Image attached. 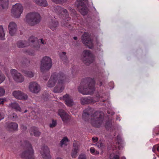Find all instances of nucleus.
I'll return each instance as SVG.
<instances>
[{"label": "nucleus", "instance_id": "f257e3e1", "mask_svg": "<svg viewBox=\"0 0 159 159\" xmlns=\"http://www.w3.org/2000/svg\"><path fill=\"white\" fill-rule=\"evenodd\" d=\"M95 84L94 79L89 78L84 86H80L79 87V91L83 95L90 94L95 90Z\"/></svg>", "mask_w": 159, "mask_h": 159}, {"label": "nucleus", "instance_id": "f03ea898", "mask_svg": "<svg viewBox=\"0 0 159 159\" xmlns=\"http://www.w3.org/2000/svg\"><path fill=\"white\" fill-rule=\"evenodd\" d=\"M41 17L40 14L36 12L28 13L26 16L25 21L31 26H34L39 24L41 21Z\"/></svg>", "mask_w": 159, "mask_h": 159}, {"label": "nucleus", "instance_id": "7ed1b4c3", "mask_svg": "<svg viewBox=\"0 0 159 159\" xmlns=\"http://www.w3.org/2000/svg\"><path fill=\"white\" fill-rule=\"evenodd\" d=\"M103 114L101 111H96L91 116V123L93 126L98 127L102 124Z\"/></svg>", "mask_w": 159, "mask_h": 159}, {"label": "nucleus", "instance_id": "20e7f679", "mask_svg": "<svg viewBox=\"0 0 159 159\" xmlns=\"http://www.w3.org/2000/svg\"><path fill=\"white\" fill-rule=\"evenodd\" d=\"M24 146L28 149L22 152L20 155L21 157L23 159H34V150L29 142L27 141H25Z\"/></svg>", "mask_w": 159, "mask_h": 159}, {"label": "nucleus", "instance_id": "39448f33", "mask_svg": "<svg viewBox=\"0 0 159 159\" xmlns=\"http://www.w3.org/2000/svg\"><path fill=\"white\" fill-rule=\"evenodd\" d=\"M52 65V61L50 57L48 56L43 57L40 65L41 71L43 73L46 72L51 68Z\"/></svg>", "mask_w": 159, "mask_h": 159}, {"label": "nucleus", "instance_id": "423d86ee", "mask_svg": "<svg viewBox=\"0 0 159 159\" xmlns=\"http://www.w3.org/2000/svg\"><path fill=\"white\" fill-rule=\"evenodd\" d=\"M55 12L59 15L60 14L65 15V18L61 22V24L63 25L67 26V21L70 20V18L69 17L67 10L59 6H57L54 8Z\"/></svg>", "mask_w": 159, "mask_h": 159}, {"label": "nucleus", "instance_id": "0eeeda50", "mask_svg": "<svg viewBox=\"0 0 159 159\" xmlns=\"http://www.w3.org/2000/svg\"><path fill=\"white\" fill-rule=\"evenodd\" d=\"M66 82V77L62 74V77H59L57 84L53 89L54 93H61L64 89V84Z\"/></svg>", "mask_w": 159, "mask_h": 159}, {"label": "nucleus", "instance_id": "6e6552de", "mask_svg": "<svg viewBox=\"0 0 159 159\" xmlns=\"http://www.w3.org/2000/svg\"><path fill=\"white\" fill-rule=\"evenodd\" d=\"M82 58L84 62L87 65L92 63L94 60L93 57L89 50H85L83 51Z\"/></svg>", "mask_w": 159, "mask_h": 159}, {"label": "nucleus", "instance_id": "1a4fd4ad", "mask_svg": "<svg viewBox=\"0 0 159 159\" xmlns=\"http://www.w3.org/2000/svg\"><path fill=\"white\" fill-rule=\"evenodd\" d=\"M37 39V38L33 36H31L29 38V42L33 43V47L34 50L26 51V52L28 54L30 55H34L35 54V51H38L39 49L40 46L39 43L36 41Z\"/></svg>", "mask_w": 159, "mask_h": 159}, {"label": "nucleus", "instance_id": "9d476101", "mask_svg": "<svg viewBox=\"0 0 159 159\" xmlns=\"http://www.w3.org/2000/svg\"><path fill=\"white\" fill-rule=\"evenodd\" d=\"M23 11V7L20 3L14 5L11 11L12 16L16 18H19Z\"/></svg>", "mask_w": 159, "mask_h": 159}, {"label": "nucleus", "instance_id": "9b49d317", "mask_svg": "<svg viewBox=\"0 0 159 159\" xmlns=\"http://www.w3.org/2000/svg\"><path fill=\"white\" fill-rule=\"evenodd\" d=\"M83 44L89 48L93 47V43L91 39L89 34L87 33H84L81 38Z\"/></svg>", "mask_w": 159, "mask_h": 159}, {"label": "nucleus", "instance_id": "f8f14e48", "mask_svg": "<svg viewBox=\"0 0 159 159\" xmlns=\"http://www.w3.org/2000/svg\"><path fill=\"white\" fill-rule=\"evenodd\" d=\"M12 76L15 81L18 83H22L24 80L23 76L20 73L17 72L15 69H12L11 70Z\"/></svg>", "mask_w": 159, "mask_h": 159}, {"label": "nucleus", "instance_id": "ddd939ff", "mask_svg": "<svg viewBox=\"0 0 159 159\" xmlns=\"http://www.w3.org/2000/svg\"><path fill=\"white\" fill-rule=\"evenodd\" d=\"M40 153L41 157L43 159H50L51 158L49 149L47 146L41 147L40 150Z\"/></svg>", "mask_w": 159, "mask_h": 159}, {"label": "nucleus", "instance_id": "4468645a", "mask_svg": "<svg viewBox=\"0 0 159 159\" xmlns=\"http://www.w3.org/2000/svg\"><path fill=\"white\" fill-rule=\"evenodd\" d=\"M79 11L83 15H86L87 12V7L82 2L81 0H77L75 3Z\"/></svg>", "mask_w": 159, "mask_h": 159}, {"label": "nucleus", "instance_id": "2eb2a0df", "mask_svg": "<svg viewBox=\"0 0 159 159\" xmlns=\"http://www.w3.org/2000/svg\"><path fill=\"white\" fill-rule=\"evenodd\" d=\"M29 90L31 92L37 93L40 90V86L36 82H32L29 84L28 87Z\"/></svg>", "mask_w": 159, "mask_h": 159}, {"label": "nucleus", "instance_id": "dca6fc26", "mask_svg": "<svg viewBox=\"0 0 159 159\" xmlns=\"http://www.w3.org/2000/svg\"><path fill=\"white\" fill-rule=\"evenodd\" d=\"M13 96L16 99L20 100H26L28 98V95L20 90L14 91L12 93Z\"/></svg>", "mask_w": 159, "mask_h": 159}, {"label": "nucleus", "instance_id": "f3484780", "mask_svg": "<svg viewBox=\"0 0 159 159\" xmlns=\"http://www.w3.org/2000/svg\"><path fill=\"white\" fill-rule=\"evenodd\" d=\"M59 77H62V75H57L55 73L52 74L48 82L47 86L48 87H52L54 86L57 80L59 79Z\"/></svg>", "mask_w": 159, "mask_h": 159}, {"label": "nucleus", "instance_id": "a211bd4d", "mask_svg": "<svg viewBox=\"0 0 159 159\" xmlns=\"http://www.w3.org/2000/svg\"><path fill=\"white\" fill-rule=\"evenodd\" d=\"M80 149L79 143L76 141H74L73 148L71 153V156L73 158H75L77 156V154L79 152Z\"/></svg>", "mask_w": 159, "mask_h": 159}, {"label": "nucleus", "instance_id": "6ab92c4d", "mask_svg": "<svg viewBox=\"0 0 159 159\" xmlns=\"http://www.w3.org/2000/svg\"><path fill=\"white\" fill-rule=\"evenodd\" d=\"M8 29L10 34L11 36L13 35L17 30L16 24L14 22H10L9 24Z\"/></svg>", "mask_w": 159, "mask_h": 159}, {"label": "nucleus", "instance_id": "aec40b11", "mask_svg": "<svg viewBox=\"0 0 159 159\" xmlns=\"http://www.w3.org/2000/svg\"><path fill=\"white\" fill-rule=\"evenodd\" d=\"M58 114L60 116L62 121L64 122H67L70 118V116L62 109L59 110Z\"/></svg>", "mask_w": 159, "mask_h": 159}, {"label": "nucleus", "instance_id": "412c9836", "mask_svg": "<svg viewBox=\"0 0 159 159\" xmlns=\"http://www.w3.org/2000/svg\"><path fill=\"white\" fill-rule=\"evenodd\" d=\"M62 98L68 106L71 107L74 105L73 99L69 95L67 94H66L63 96Z\"/></svg>", "mask_w": 159, "mask_h": 159}, {"label": "nucleus", "instance_id": "4be33fe9", "mask_svg": "<svg viewBox=\"0 0 159 159\" xmlns=\"http://www.w3.org/2000/svg\"><path fill=\"white\" fill-rule=\"evenodd\" d=\"M7 128L11 131L17 130L18 125L15 122H7L6 124Z\"/></svg>", "mask_w": 159, "mask_h": 159}, {"label": "nucleus", "instance_id": "5701e85b", "mask_svg": "<svg viewBox=\"0 0 159 159\" xmlns=\"http://www.w3.org/2000/svg\"><path fill=\"white\" fill-rule=\"evenodd\" d=\"M58 25V22L55 20L51 21L49 25L50 29L53 31L57 28Z\"/></svg>", "mask_w": 159, "mask_h": 159}, {"label": "nucleus", "instance_id": "b1692460", "mask_svg": "<svg viewBox=\"0 0 159 159\" xmlns=\"http://www.w3.org/2000/svg\"><path fill=\"white\" fill-rule=\"evenodd\" d=\"M30 132L31 135L37 137L39 136L41 134V133L38 131V129L34 127L32 128Z\"/></svg>", "mask_w": 159, "mask_h": 159}, {"label": "nucleus", "instance_id": "393cba45", "mask_svg": "<svg viewBox=\"0 0 159 159\" xmlns=\"http://www.w3.org/2000/svg\"><path fill=\"white\" fill-rule=\"evenodd\" d=\"M30 45L29 43L25 41H20L17 43V46L19 48H22L28 46Z\"/></svg>", "mask_w": 159, "mask_h": 159}, {"label": "nucleus", "instance_id": "a878e982", "mask_svg": "<svg viewBox=\"0 0 159 159\" xmlns=\"http://www.w3.org/2000/svg\"><path fill=\"white\" fill-rule=\"evenodd\" d=\"M37 4L41 6L46 7L47 5L46 0H34Z\"/></svg>", "mask_w": 159, "mask_h": 159}, {"label": "nucleus", "instance_id": "bb28decb", "mask_svg": "<svg viewBox=\"0 0 159 159\" xmlns=\"http://www.w3.org/2000/svg\"><path fill=\"white\" fill-rule=\"evenodd\" d=\"M11 107L15 109L16 111L21 112V109L18 104L16 102L11 103L9 105Z\"/></svg>", "mask_w": 159, "mask_h": 159}, {"label": "nucleus", "instance_id": "cd10ccee", "mask_svg": "<svg viewBox=\"0 0 159 159\" xmlns=\"http://www.w3.org/2000/svg\"><path fill=\"white\" fill-rule=\"evenodd\" d=\"M8 0H0V6L3 9L7 8L8 6Z\"/></svg>", "mask_w": 159, "mask_h": 159}, {"label": "nucleus", "instance_id": "c85d7f7f", "mask_svg": "<svg viewBox=\"0 0 159 159\" xmlns=\"http://www.w3.org/2000/svg\"><path fill=\"white\" fill-rule=\"evenodd\" d=\"M81 103L82 104L89 103L91 102L92 100L91 98H82L80 99Z\"/></svg>", "mask_w": 159, "mask_h": 159}, {"label": "nucleus", "instance_id": "c756f323", "mask_svg": "<svg viewBox=\"0 0 159 159\" xmlns=\"http://www.w3.org/2000/svg\"><path fill=\"white\" fill-rule=\"evenodd\" d=\"M66 54V52H60L59 54L60 58L64 62H66L68 59Z\"/></svg>", "mask_w": 159, "mask_h": 159}, {"label": "nucleus", "instance_id": "7c9ffc66", "mask_svg": "<svg viewBox=\"0 0 159 159\" xmlns=\"http://www.w3.org/2000/svg\"><path fill=\"white\" fill-rule=\"evenodd\" d=\"M5 33L3 30V28L1 25L0 26V39L2 40L4 39Z\"/></svg>", "mask_w": 159, "mask_h": 159}, {"label": "nucleus", "instance_id": "2f4dec72", "mask_svg": "<svg viewBox=\"0 0 159 159\" xmlns=\"http://www.w3.org/2000/svg\"><path fill=\"white\" fill-rule=\"evenodd\" d=\"M68 141V139L67 138L64 137L61 141V146L62 147L64 145H66Z\"/></svg>", "mask_w": 159, "mask_h": 159}, {"label": "nucleus", "instance_id": "473e14b6", "mask_svg": "<svg viewBox=\"0 0 159 159\" xmlns=\"http://www.w3.org/2000/svg\"><path fill=\"white\" fill-rule=\"evenodd\" d=\"M25 74L26 76L30 78L33 77L34 75V73L30 71H25Z\"/></svg>", "mask_w": 159, "mask_h": 159}, {"label": "nucleus", "instance_id": "72a5a7b5", "mask_svg": "<svg viewBox=\"0 0 159 159\" xmlns=\"http://www.w3.org/2000/svg\"><path fill=\"white\" fill-rule=\"evenodd\" d=\"M5 79V76L2 74L1 71L0 70V84L3 82Z\"/></svg>", "mask_w": 159, "mask_h": 159}, {"label": "nucleus", "instance_id": "f704fd0d", "mask_svg": "<svg viewBox=\"0 0 159 159\" xmlns=\"http://www.w3.org/2000/svg\"><path fill=\"white\" fill-rule=\"evenodd\" d=\"M110 159H120V157L117 155L111 154L110 156Z\"/></svg>", "mask_w": 159, "mask_h": 159}, {"label": "nucleus", "instance_id": "c9c22d12", "mask_svg": "<svg viewBox=\"0 0 159 159\" xmlns=\"http://www.w3.org/2000/svg\"><path fill=\"white\" fill-rule=\"evenodd\" d=\"M5 93V90L4 89L1 87H0V97L3 96Z\"/></svg>", "mask_w": 159, "mask_h": 159}, {"label": "nucleus", "instance_id": "e433bc0d", "mask_svg": "<svg viewBox=\"0 0 159 159\" xmlns=\"http://www.w3.org/2000/svg\"><path fill=\"white\" fill-rule=\"evenodd\" d=\"M57 125V122L56 120H52V123L50 124L49 127L50 128H53Z\"/></svg>", "mask_w": 159, "mask_h": 159}, {"label": "nucleus", "instance_id": "4c0bfd02", "mask_svg": "<svg viewBox=\"0 0 159 159\" xmlns=\"http://www.w3.org/2000/svg\"><path fill=\"white\" fill-rule=\"evenodd\" d=\"M89 116V114L88 112L84 111L82 115V117L84 119H86V117H87Z\"/></svg>", "mask_w": 159, "mask_h": 159}, {"label": "nucleus", "instance_id": "58836bf2", "mask_svg": "<svg viewBox=\"0 0 159 159\" xmlns=\"http://www.w3.org/2000/svg\"><path fill=\"white\" fill-rule=\"evenodd\" d=\"M156 149H157V151L159 152V145L158 146L156 145L153 147L152 148V151L155 152Z\"/></svg>", "mask_w": 159, "mask_h": 159}, {"label": "nucleus", "instance_id": "ea45409f", "mask_svg": "<svg viewBox=\"0 0 159 159\" xmlns=\"http://www.w3.org/2000/svg\"><path fill=\"white\" fill-rule=\"evenodd\" d=\"M78 159H86V156L84 154H81L80 155Z\"/></svg>", "mask_w": 159, "mask_h": 159}, {"label": "nucleus", "instance_id": "a19ab883", "mask_svg": "<svg viewBox=\"0 0 159 159\" xmlns=\"http://www.w3.org/2000/svg\"><path fill=\"white\" fill-rule=\"evenodd\" d=\"M157 131H159V128L158 127L154 129V132L157 135L159 134V133Z\"/></svg>", "mask_w": 159, "mask_h": 159}, {"label": "nucleus", "instance_id": "79ce46f5", "mask_svg": "<svg viewBox=\"0 0 159 159\" xmlns=\"http://www.w3.org/2000/svg\"><path fill=\"white\" fill-rule=\"evenodd\" d=\"M53 2L56 3H59L61 2H64L66 1L67 0H52Z\"/></svg>", "mask_w": 159, "mask_h": 159}, {"label": "nucleus", "instance_id": "37998d69", "mask_svg": "<svg viewBox=\"0 0 159 159\" xmlns=\"http://www.w3.org/2000/svg\"><path fill=\"white\" fill-rule=\"evenodd\" d=\"M18 117L16 115L13 114L12 116V119L13 120H15Z\"/></svg>", "mask_w": 159, "mask_h": 159}, {"label": "nucleus", "instance_id": "c03bdc74", "mask_svg": "<svg viewBox=\"0 0 159 159\" xmlns=\"http://www.w3.org/2000/svg\"><path fill=\"white\" fill-rule=\"evenodd\" d=\"M4 115L3 113L0 111V120L4 118Z\"/></svg>", "mask_w": 159, "mask_h": 159}, {"label": "nucleus", "instance_id": "a18cd8bd", "mask_svg": "<svg viewBox=\"0 0 159 159\" xmlns=\"http://www.w3.org/2000/svg\"><path fill=\"white\" fill-rule=\"evenodd\" d=\"M90 151L91 153L93 154L95 153V150L93 148L91 147L90 149Z\"/></svg>", "mask_w": 159, "mask_h": 159}, {"label": "nucleus", "instance_id": "49530a36", "mask_svg": "<svg viewBox=\"0 0 159 159\" xmlns=\"http://www.w3.org/2000/svg\"><path fill=\"white\" fill-rule=\"evenodd\" d=\"M40 40L41 41V43L43 44H45L46 43V42L43 40V39H40Z\"/></svg>", "mask_w": 159, "mask_h": 159}, {"label": "nucleus", "instance_id": "de8ad7c7", "mask_svg": "<svg viewBox=\"0 0 159 159\" xmlns=\"http://www.w3.org/2000/svg\"><path fill=\"white\" fill-rule=\"evenodd\" d=\"M21 129L23 130H25L27 129L26 127L23 125H22L21 126Z\"/></svg>", "mask_w": 159, "mask_h": 159}, {"label": "nucleus", "instance_id": "09e8293b", "mask_svg": "<svg viewBox=\"0 0 159 159\" xmlns=\"http://www.w3.org/2000/svg\"><path fill=\"white\" fill-rule=\"evenodd\" d=\"M92 140L94 142H96L98 140V138L97 137L93 138Z\"/></svg>", "mask_w": 159, "mask_h": 159}, {"label": "nucleus", "instance_id": "8fccbe9b", "mask_svg": "<svg viewBox=\"0 0 159 159\" xmlns=\"http://www.w3.org/2000/svg\"><path fill=\"white\" fill-rule=\"evenodd\" d=\"M94 154H99V152H98V151H96L94 153Z\"/></svg>", "mask_w": 159, "mask_h": 159}, {"label": "nucleus", "instance_id": "3c124183", "mask_svg": "<svg viewBox=\"0 0 159 159\" xmlns=\"http://www.w3.org/2000/svg\"><path fill=\"white\" fill-rule=\"evenodd\" d=\"M71 11L72 12H73V13H74V14L75 13V10L74 9H72L71 10Z\"/></svg>", "mask_w": 159, "mask_h": 159}, {"label": "nucleus", "instance_id": "603ef678", "mask_svg": "<svg viewBox=\"0 0 159 159\" xmlns=\"http://www.w3.org/2000/svg\"><path fill=\"white\" fill-rule=\"evenodd\" d=\"M4 102V101L3 100H2L1 101V102H0V103L1 104H2Z\"/></svg>", "mask_w": 159, "mask_h": 159}, {"label": "nucleus", "instance_id": "864d4df0", "mask_svg": "<svg viewBox=\"0 0 159 159\" xmlns=\"http://www.w3.org/2000/svg\"><path fill=\"white\" fill-rule=\"evenodd\" d=\"M74 40H76L77 39V37H74Z\"/></svg>", "mask_w": 159, "mask_h": 159}, {"label": "nucleus", "instance_id": "5fc2aeb1", "mask_svg": "<svg viewBox=\"0 0 159 159\" xmlns=\"http://www.w3.org/2000/svg\"><path fill=\"white\" fill-rule=\"evenodd\" d=\"M121 159H126V158L125 157H121Z\"/></svg>", "mask_w": 159, "mask_h": 159}, {"label": "nucleus", "instance_id": "6e6d98bb", "mask_svg": "<svg viewBox=\"0 0 159 159\" xmlns=\"http://www.w3.org/2000/svg\"><path fill=\"white\" fill-rule=\"evenodd\" d=\"M56 159H63L60 157H57Z\"/></svg>", "mask_w": 159, "mask_h": 159}, {"label": "nucleus", "instance_id": "4d7b16f0", "mask_svg": "<svg viewBox=\"0 0 159 159\" xmlns=\"http://www.w3.org/2000/svg\"><path fill=\"white\" fill-rule=\"evenodd\" d=\"M100 86H101L102 85V82H100Z\"/></svg>", "mask_w": 159, "mask_h": 159}, {"label": "nucleus", "instance_id": "13d9d810", "mask_svg": "<svg viewBox=\"0 0 159 159\" xmlns=\"http://www.w3.org/2000/svg\"><path fill=\"white\" fill-rule=\"evenodd\" d=\"M27 111V110H25V111H24V113H26V112Z\"/></svg>", "mask_w": 159, "mask_h": 159}, {"label": "nucleus", "instance_id": "bf43d9fd", "mask_svg": "<svg viewBox=\"0 0 159 159\" xmlns=\"http://www.w3.org/2000/svg\"><path fill=\"white\" fill-rule=\"evenodd\" d=\"M100 147H101L102 145V143H100Z\"/></svg>", "mask_w": 159, "mask_h": 159}, {"label": "nucleus", "instance_id": "052dcab7", "mask_svg": "<svg viewBox=\"0 0 159 159\" xmlns=\"http://www.w3.org/2000/svg\"><path fill=\"white\" fill-rule=\"evenodd\" d=\"M45 80H47V79H45V78H43Z\"/></svg>", "mask_w": 159, "mask_h": 159}, {"label": "nucleus", "instance_id": "680f3d73", "mask_svg": "<svg viewBox=\"0 0 159 159\" xmlns=\"http://www.w3.org/2000/svg\"><path fill=\"white\" fill-rule=\"evenodd\" d=\"M99 144V143H98V145Z\"/></svg>", "mask_w": 159, "mask_h": 159}]
</instances>
